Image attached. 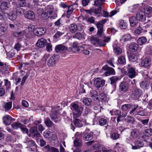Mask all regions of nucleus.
Listing matches in <instances>:
<instances>
[{
    "label": "nucleus",
    "mask_w": 152,
    "mask_h": 152,
    "mask_svg": "<svg viewBox=\"0 0 152 152\" xmlns=\"http://www.w3.org/2000/svg\"><path fill=\"white\" fill-rule=\"evenodd\" d=\"M138 107V104L134 102L122 105L121 109L123 112H128L129 111L130 115H133Z\"/></svg>",
    "instance_id": "nucleus-1"
},
{
    "label": "nucleus",
    "mask_w": 152,
    "mask_h": 152,
    "mask_svg": "<svg viewBox=\"0 0 152 152\" xmlns=\"http://www.w3.org/2000/svg\"><path fill=\"white\" fill-rule=\"evenodd\" d=\"M83 105H79L75 103H72L71 105V109L73 111L74 118L79 117L81 115L83 110Z\"/></svg>",
    "instance_id": "nucleus-2"
},
{
    "label": "nucleus",
    "mask_w": 152,
    "mask_h": 152,
    "mask_svg": "<svg viewBox=\"0 0 152 152\" xmlns=\"http://www.w3.org/2000/svg\"><path fill=\"white\" fill-rule=\"evenodd\" d=\"M108 19H104L99 21L96 24L98 29L96 33L97 36L101 37L103 35L104 25L106 23Z\"/></svg>",
    "instance_id": "nucleus-3"
},
{
    "label": "nucleus",
    "mask_w": 152,
    "mask_h": 152,
    "mask_svg": "<svg viewBox=\"0 0 152 152\" xmlns=\"http://www.w3.org/2000/svg\"><path fill=\"white\" fill-rule=\"evenodd\" d=\"M59 55L55 54L50 57L48 60L47 62V65L49 67H53L59 59Z\"/></svg>",
    "instance_id": "nucleus-4"
},
{
    "label": "nucleus",
    "mask_w": 152,
    "mask_h": 152,
    "mask_svg": "<svg viewBox=\"0 0 152 152\" xmlns=\"http://www.w3.org/2000/svg\"><path fill=\"white\" fill-rule=\"evenodd\" d=\"M129 85L126 82L123 81L119 85V91L122 94L125 93L129 91Z\"/></svg>",
    "instance_id": "nucleus-5"
},
{
    "label": "nucleus",
    "mask_w": 152,
    "mask_h": 152,
    "mask_svg": "<svg viewBox=\"0 0 152 152\" xmlns=\"http://www.w3.org/2000/svg\"><path fill=\"white\" fill-rule=\"evenodd\" d=\"M93 132H84L83 133L79 132L78 134H80L82 138L83 137V140L86 141L91 140L93 138Z\"/></svg>",
    "instance_id": "nucleus-6"
},
{
    "label": "nucleus",
    "mask_w": 152,
    "mask_h": 152,
    "mask_svg": "<svg viewBox=\"0 0 152 152\" xmlns=\"http://www.w3.org/2000/svg\"><path fill=\"white\" fill-rule=\"evenodd\" d=\"M130 139L132 140H134L137 138L140 134V130L137 128H134L131 129Z\"/></svg>",
    "instance_id": "nucleus-7"
},
{
    "label": "nucleus",
    "mask_w": 152,
    "mask_h": 152,
    "mask_svg": "<svg viewBox=\"0 0 152 152\" xmlns=\"http://www.w3.org/2000/svg\"><path fill=\"white\" fill-rule=\"evenodd\" d=\"M102 69L106 71L104 73V75L106 76L115 74V73L114 69L113 68L107 65L103 66Z\"/></svg>",
    "instance_id": "nucleus-8"
},
{
    "label": "nucleus",
    "mask_w": 152,
    "mask_h": 152,
    "mask_svg": "<svg viewBox=\"0 0 152 152\" xmlns=\"http://www.w3.org/2000/svg\"><path fill=\"white\" fill-rule=\"evenodd\" d=\"M134 91H132V97L135 100L138 99L142 94V91L137 87L134 88Z\"/></svg>",
    "instance_id": "nucleus-9"
},
{
    "label": "nucleus",
    "mask_w": 152,
    "mask_h": 152,
    "mask_svg": "<svg viewBox=\"0 0 152 152\" xmlns=\"http://www.w3.org/2000/svg\"><path fill=\"white\" fill-rule=\"evenodd\" d=\"M29 132L30 135L35 137H38L41 135L37 126H31L29 129Z\"/></svg>",
    "instance_id": "nucleus-10"
},
{
    "label": "nucleus",
    "mask_w": 152,
    "mask_h": 152,
    "mask_svg": "<svg viewBox=\"0 0 152 152\" xmlns=\"http://www.w3.org/2000/svg\"><path fill=\"white\" fill-rule=\"evenodd\" d=\"M78 134L79 132H78L76 133L75 139L74 140V145L75 147H80L82 145V138Z\"/></svg>",
    "instance_id": "nucleus-11"
},
{
    "label": "nucleus",
    "mask_w": 152,
    "mask_h": 152,
    "mask_svg": "<svg viewBox=\"0 0 152 152\" xmlns=\"http://www.w3.org/2000/svg\"><path fill=\"white\" fill-rule=\"evenodd\" d=\"M105 81L100 78H97L94 80V84L95 86L99 88L102 87L104 85Z\"/></svg>",
    "instance_id": "nucleus-12"
},
{
    "label": "nucleus",
    "mask_w": 152,
    "mask_h": 152,
    "mask_svg": "<svg viewBox=\"0 0 152 152\" xmlns=\"http://www.w3.org/2000/svg\"><path fill=\"white\" fill-rule=\"evenodd\" d=\"M127 75L130 78L135 77L138 75L137 72L135 71V68L133 67H128L127 69Z\"/></svg>",
    "instance_id": "nucleus-13"
},
{
    "label": "nucleus",
    "mask_w": 152,
    "mask_h": 152,
    "mask_svg": "<svg viewBox=\"0 0 152 152\" xmlns=\"http://www.w3.org/2000/svg\"><path fill=\"white\" fill-rule=\"evenodd\" d=\"M134 145L131 144L132 146V149L136 150L143 147L144 145V143L141 140H136L134 142Z\"/></svg>",
    "instance_id": "nucleus-14"
},
{
    "label": "nucleus",
    "mask_w": 152,
    "mask_h": 152,
    "mask_svg": "<svg viewBox=\"0 0 152 152\" xmlns=\"http://www.w3.org/2000/svg\"><path fill=\"white\" fill-rule=\"evenodd\" d=\"M139 45L134 42H131L129 45V50L130 52L132 53L137 52L139 50Z\"/></svg>",
    "instance_id": "nucleus-15"
},
{
    "label": "nucleus",
    "mask_w": 152,
    "mask_h": 152,
    "mask_svg": "<svg viewBox=\"0 0 152 152\" xmlns=\"http://www.w3.org/2000/svg\"><path fill=\"white\" fill-rule=\"evenodd\" d=\"M46 29L43 28H35L33 31V33L37 36L40 37L44 35L46 32Z\"/></svg>",
    "instance_id": "nucleus-16"
},
{
    "label": "nucleus",
    "mask_w": 152,
    "mask_h": 152,
    "mask_svg": "<svg viewBox=\"0 0 152 152\" xmlns=\"http://www.w3.org/2000/svg\"><path fill=\"white\" fill-rule=\"evenodd\" d=\"M136 18L138 20L142 22H145L146 20L145 15L142 11H140L137 13Z\"/></svg>",
    "instance_id": "nucleus-17"
},
{
    "label": "nucleus",
    "mask_w": 152,
    "mask_h": 152,
    "mask_svg": "<svg viewBox=\"0 0 152 152\" xmlns=\"http://www.w3.org/2000/svg\"><path fill=\"white\" fill-rule=\"evenodd\" d=\"M8 27L7 23L3 22L0 24V34L1 35H5L7 32Z\"/></svg>",
    "instance_id": "nucleus-18"
},
{
    "label": "nucleus",
    "mask_w": 152,
    "mask_h": 152,
    "mask_svg": "<svg viewBox=\"0 0 152 152\" xmlns=\"http://www.w3.org/2000/svg\"><path fill=\"white\" fill-rule=\"evenodd\" d=\"M68 49V48L63 44L57 45L55 48V50L58 53L65 52Z\"/></svg>",
    "instance_id": "nucleus-19"
},
{
    "label": "nucleus",
    "mask_w": 152,
    "mask_h": 152,
    "mask_svg": "<svg viewBox=\"0 0 152 152\" xmlns=\"http://www.w3.org/2000/svg\"><path fill=\"white\" fill-rule=\"evenodd\" d=\"M25 3L24 2H22L21 1H15L12 2V5L13 7V10L17 9V8H20L25 5Z\"/></svg>",
    "instance_id": "nucleus-20"
},
{
    "label": "nucleus",
    "mask_w": 152,
    "mask_h": 152,
    "mask_svg": "<svg viewBox=\"0 0 152 152\" xmlns=\"http://www.w3.org/2000/svg\"><path fill=\"white\" fill-rule=\"evenodd\" d=\"M99 97H96V99L99 100L100 101L104 102L107 100V96L106 94L104 92H101L99 94Z\"/></svg>",
    "instance_id": "nucleus-21"
},
{
    "label": "nucleus",
    "mask_w": 152,
    "mask_h": 152,
    "mask_svg": "<svg viewBox=\"0 0 152 152\" xmlns=\"http://www.w3.org/2000/svg\"><path fill=\"white\" fill-rule=\"evenodd\" d=\"M47 41L43 38H41L38 40L36 43V45L40 48H42L46 45Z\"/></svg>",
    "instance_id": "nucleus-22"
},
{
    "label": "nucleus",
    "mask_w": 152,
    "mask_h": 152,
    "mask_svg": "<svg viewBox=\"0 0 152 152\" xmlns=\"http://www.w3.org/2000/svg\"><path fill=\"white\" fill-rule=\"evenodd\" d=\"M130 26L132 27L136 26L138 23V20L134 16H132L129 18Z\"/></svg>",
    "instance_id": "nucleus-23"
},
{
    "label": "nucleus",
    "mask_w": 152,
    "mask_h": 152,
    "mask_svg": "<svg viewBox=\"0 0 152 152\" xmlns=\"http://www.w3.org/2000/svg\"><path fill=\"white\" fill-rule=\"evenodd\" d=\"M3 123L6 125H9L11 123L12 118L8 115H7L3 117Z\"/></svg>",
    "instance_id": "nucleus-24"
},
{
    "label": "nucleus",
    "mask_w": 152,
    "mask_h": 152,
    "mask_svg": "<svg viewBox=\"0 0 152 152\" xmlns=\"http://www.w3.org/2000/svg\"><path fill=\"white\" fill-rule=\"evenodd\" d=\"M85 35L84 34H83L80 32H77L73 36L72 38L79 40H81L85 39Z\"/></svg>",
    "instance_id": "nucleus-25"
},
{
    "label": "nucleus",
    "mask_w": 152,
    "mask_h": 152,
    "mask_svg": "<svg viewBox=\"0 0 152 152\" xmlns=\"http://www.w3.org/2000/svg\"><path fill=\"white\" fill-rule=\"evenodd\" d=\"M97 37H94L93 38V40L95 41L96 44H98L101 47L105 46L106 45L104 40L99 39V38L96 36Z\"/></svg>",
    "instance_id": "nucleus-26"
},
{
    "label": "nucleus",
    "mask_w": 152,
    "mask_h": 152,
    "mask_svg": "<svg viewBox=\"0 0 152 152\" xmlns=\"http://www.w3.org/2000/svg\"><path fill=\"white\" fill-rule=\"evenodd\" d=\"M4 15L6 18L8 17L10 20L12 21L15 20L17 16L15 13L13 12V10L10 13H5Z\"/></svg>",
    "instance_id": "nucleus-27"
},
{
    "label": "nucleus",
    "mask_w": 152,
    "mask_h": 152,
    "mask_svg": "<svg viewBox=\"0 0 152 152\" xmlns=\"http://www.w3.org/2000/svg\"><path fill=\"white\" fill-rule=\"evenodd\" d=\"M150 58L148 57H146L142 60L141 62V66L145 67H148L150 65Z\"/></svg>",
    "instance_id": "nucleus-28"
},
{
    "label": "nucleus",
    "mask_w": 152,
    "mask_h": 152,
    "mask_svg": "<svg viewBox=\"0 0 152 152\" xmlns=\"http://www.w3.org/2000/svg\"><path fill=\"white\" fill-rule=\"evenodd\" d=\"M128 57L130 61L134 62L137 60L138 56L137 54L136 53H131Z\"/></svg>",
    "instance_id": "nucleus-29"
},
{
    "label": "nucleus",
    "mask_w": 152,
    "mask_h": 152,
    "mask_svg": "<svg viewBox=\"0 0 152 152\" xmlns=\"http://www.w3.org/2000/svg\"><path fill=\"white\" fill-rule=\"evenodd\" d=\"M25 16L26 18L31 20L34 19L35 18L34 12L31 11L26 12L25 14Z\"/></svg>",
    "instance_id": "nucleus-30"
},
{
    "label": "nucleus",
    "mask_w": 152,
    "mask_h": 152,
    "mask_svg": "<svg viewBox=\"0 0 152 152\" xmlns=\"http://www.w3.org/2000/svg\"><path fill=\"white\" fill-rule=\"evenodd\" d=\"M137 42L139 45H143L147 42V39L144 37H141L138 39Z\"/></svg>",
    "instance_id": "nucleus-31"
},
{
    "label": "nucleus",
    "mask_w": 152,
    "mask_h": 152,
    "mask_svg": "<svg viewBox=\"0 0 152 152\" xmlns=\"http://www.w3.org/2000/svg\"><path fill=\"white\" fill-rule=\"evenodd\" d=\"M78 43L77 42H74L72 43V47L69 48V49L74 53H78V50H79L78 48L79 46H78Z\"/></svg>",
    "instance_id": "nucleus-32"
},
{
    "label": "nucleus",
    "mask_w": 152,
    "mask_h": 152,
    "mask_svg": "<svg viewBox=\"0 0 152 152\" xmlns=\"http://www.w3.org/2000/svg\"><path fill=\"white\" fill-rule=\"evenodd\" d=\"M74 118V119L73 120V123L76 127H80L83 126V124L81 120L79 119L76 118Z\"/></svg>",
    "instance_id": "nucleus-33"
},
{
    "label": "nucleus",
    "mask_w": 152,
    "mask_h": 152,
    "mask_svg": "<svg viewBox=\"0 0 152 152\" xmlns=\"http://www.w3.org/2000/svg\"><path fill=\"white\" fill-rule=\"evenodd\" d=\"M152 135V129H149L145 130L144 132V134L143 135L144 138H148Z\"/></svg>",
    "instance_id": "nucleus-34"
},
{
    "label": "nucleus",
    "mask_w": 152,
    "mask_h": 152,
    "mask_svg": "<svg viewBox=\"0 0 152 152\" xmlns=\"http://www.w3.org/2000/svg\"><path fill=\"white\" fill-rule=\"evenodd\" d=\"M45 8L46 9L45 10V12L47 13L50 16L53 11L54 9L53 5H48L45 7Z\"/></svg>",
    "instance_id": "nucleus-35"
},
{
    "label": "nucleus",
    "mask_w": 152,
    "mask_h": 152,
    "mask_svg": "<svg viewBox=\"0 0 152 152\" xmlns=\"http://www.w3.org/2000/svg\"><path fill=\"white\" fill-rule=\"evenodd\" d=\"M69 29L70 31L72 33H75L77 30L78 27L77 25L75 23L71 24Z\"/></svg>",
    "instance_id": "nucleus-36"
},
{
    "label": "nucleus",
    "mask_w": 152,
    "mask_h": 152,
    "mask_svg": "<svg viewBox=\"0 0 152 152\" xmlns=\"http://www.w3.org/2000/svg\"><path fill=\"white\" fill-rule=\"evenodd\" d=\"M132 38V37L130 34H125L122 37L121 39L124 42H126L127 41H130Z\"/></svg>",
    "instance_id": "nucleus-37"
},
{
    "label": "nucleus",
    "mask_w": 152,
    "mask_h": 152,
    "mask_svg": "<svg viewBox=\"0 0 152 152\" xmlns=\"http://www.w3.org/2000/svg\"><path fill=\"white\" fill-rule=\"evenodd\" d=\"M24 10L22 8H17V9L13 10V12L15 13L17 16L20 15L24 13Z\"/></svg>",
    "instance_id": "nucleus-38"
},
{
    "label": "nucleus",
    "mask_w": 152,
    "mask_h": 152,
    "mask_svg": "<svg viewBox=\"0 0 152 152\" xmlns=\"http://www.w3.org/2000/svg\"><path fill=\"white\" fill-rule=\"evenodd\" d=\"M110 79L111 81V84L115 88L116 83L119 79L118 77L116 76H113L110 78Z\"/></svg>",
    "instance_id": "nucleus-39"
},
{
    "label": "nucleus",
    "mask_w": 152,
    "mask_h": 152,
    "mask_svg": "<svg viewBox=\"0 0 152 152\" xmlns=\"http://www.w3.org/2000/svg\"><path fill=\"white\" fill-rule=\"evenodd\" d=\"M45 123L46 126L49 127H52L54 126V124L50 120V118H47L45 120Z\"/></svg>",
    "instance_id": "nucleus-40"
},
{
    "label": "nucleus",
    "mask_w": 152,
    "mask_h": 152,
    "mask_svg": "<svg viewBox=\"0 0 152 152\" xmlns=\"http://www.w3.org/2000/svg\"><path fill=\"white\" fill-rule=\"evenodd\" d=\"M127 23L123 20H121L119 21V26L121 29H126L127 28Z\"/></svg>",
    "instance_id": "nucleus-41"
},
{
    "label": "nucleus",
    "mask_w": 152,
    "mask_h": 152,
    "mask_svg": "<svg viewBox=\"0 0 152 152\" xmlns=\"http://www.w3.org/2000/svg\"><path fill=\"white\" fill-rule=\"evenodd\" d=\"M140 87L142 88L145 89H147L148 86V81L146 80L142 81L140 83Z\"/></svg>",
    "instance_id": "nucleus-42"
},
{
    "label": "nucleus",
    "mask_w": 152,
    "mask_h": 152,
    "mask_svg": "<svg viewBox=\"0 0 152 152\" xmlns=\"http://www.w3.org/2000/svg\"><path fill=\"white\" fill-rule=\"evenodd\" d=\"M9 2L7 1L2 2L0 6V8L1 10H4L9 8Z\"/></svg>",
    "instance_id": "nucleus-43"
},
{
    "label": "nucleus",
    "mask_w": 152,
    "mask_h": 152,
    "mask_svg": "<svg viewBox=\"0 0 152 152\" xmlns=\"http://www.w3.org/2000/svg\"><path fill=\"white\" fill-rule=\"evenodd\" d=\"M52 135V133L48 130H45L43 133V136L44 137L48 139L50 138Z\"/></svg>",
    "instance_id": "nucleus-44"
},
{
    "label": "nucleus",
    "mask_w": 152,
    "mask_h": 152,
    "mask_svg": "<svg viewBox=\"0 0 152 152\" xmlns=\"http://www.w3.org/2000/svg\"><path fill=\"white\" fill-rule=\"evenodd\" d=\"M26 143L29 147L36 148L37 146L34 141L32 140H27Z\"/></svg>",
    "instance_id": "nucleus-45"
},
{
    "label": "nucleus",
    "mask_w": 152,
    "mask_h": 152,
    "mask_svg": "<svg viewBox=\"0 0 152 152\" xmlns=\"http://www.w3.org/2000/svg\"><path fill=\"white\" fill-rule=\"evenodd\" d=\"M57 112L56 111H55L54 112H52L50 115V117L51 119L53 121L56 123L58 122V121L57 120V117L56 115Z\"/></svg>",
    "instance_id": "nucleus-46"
},
{
    "label": "nucleus",
    "mask_w": 152,
    "mask_h": 152,
    "mask_svg": "<svg viewBox=\"0 0 152 152\" xmlns=\"http://www.w3.org/2000/svg\"><path fill=\"white\" fill-rule=\"evenodd\" d=\"M92 100L90 98H85L83 101V102L85 105L90 106L91 105V103Z\"/></svg>",
    "instance_id": "nucleus-47"
},
{
    "label": "nucleus",
    "mask_w": 152,
    "mask_h": 152,
    "mask_svg": "<svg viewBox=\"0 0 152 152\" xmlns=\"http://www.w3.org/2000/svg\"><path fill=\"white\" fill-rule=\"evenodd\" d=\"M107 121L106 119L101 118L99 119L98 121V124L101 126H104L107 124Z\"/></svg>",
    "instance_id": "nucleus-48"
},
{
    "label": "nucleus",
    "mask_w": 152,
    "mask_h": 152,
    "mask_svg": "<svg viewBox=\"0 0 152 152\" xmlns=\"http://www.w3.org/2000/svg\"><path fill=\"white\" fill-rule=\"evenodd\" d=\"M118 63L120 64H126V59L124 56H122L118 57Z\"/></svg>",
    "instance_id": "nucleus-49"
},
{
    "label": "nucleus",
    "mask_w": 152,
    "mask_h": 152,
    "mask_svg": "<svg viewBox=\"0 0 152 152\" xmlns=\"http://www.w3.org/2000/svg\"><path fill=\"white\" fill-rule=\"evenodd\" d=\"M144 11L147 15H150L152 12V8L150 6L145 7L144 9Z\"/></svg>",
    "instance_id": "nucleus-50"
},
{
    "label": "nucleus",
    "mask_w": 152,
    "mask_h": 152,
    "mask_svg": "<svg viewBox=\"0 0 152 152\" xmlns=\"http://www.w3.org/2000/svg\"><path fill=\"white\" fill-rule=\"evenodd\" d=\"M102 7H99L97 9H95L94 10V13L96 15H98V16L100 17L102 15L101 12Z\"/></svg>",
    "instance_id": "nucleus-51"
},
{
    "label": "nucleus",
    "mask_w": 152,
    "mask_h": 152,
    "mask_svg": "<svg viewBox=\"0 0 152 152\" xmlns=\"http://www.w3.org/2000/svg\"><path fill=\"white\" fill-rule=\"evenodd\" d=\"M114 52L115 54L119 55L122 53V49L119 47H115L113 48Z\"/></svg>",
    "instance_id": "nucleus-52"
},
{
    "label": "nucleus",
    "mask_w": 152,
    "mask_h": 152,
    "mask_svg": "<svg viewBox=\"0 0 152 152\" xmlns=\"http://www.w3.org/2000/svg\"><path fill=\"white\" fill-rule=\"evenodd\" d=\"M22 125V124L18 122L13 123L11 125L12 127L14 129H17Z\"/></svg>",
    "instance_id": "nucleus-53"
},
{
    "label": "nucleus",
    "mask_w": 152,
    "mask_h": 152,
    "mask_svg": "<svg viewBox=\"0 0 152 152\" xmlns=\"http://www.w3.org/2000/svg\"><path fill=\"white\" fill-rule=\"evenodd\" d=\"M41 16L42 19L43 20H47L50 17V15L44 10L41 13Z\"/></svg>",
    "instance_id": "nucleus-54"
},
{
    "label": "nucleus",
    "mask_w": 152,
    "mask_h": 152,
    "mask_svg": "<svg viewBox=\"0 0 152 152\" xmlns=\"http://www.w3.org/2000/svg\"><path fill=\"white\" fill-rule=\"evenodd\" d=\"M12 102H7L4 106V108L5 109V111L9 110L12 107Z\"/></svg>",
    "instance_id": "nucleus-55"
},
{
    "label": "nucleus",
    "mask_w": 152,
    "mask_h": 152,
    "mask_svg": "<svg viewBox=\"0 0 152 152\" xmlns=\"http://www.w3.org/2000/svg\"><path fill=\"white\" fill-rule=\"evenodd\" d=\"M119 134L116 132H114L110 134V138L113 140H116L119 138Z\"/></svg>",
    "instance_id": "nucleus-56"
},
{
    "label": "nucleus",
    "mask_w": 152,
    "mask_h": 152,
    "mask_svg": "<svg viewBox=\"0 0 152 152\" xmlns=\"http://www.w3.org/2000/svg\"><path fill=\"white\" fill-rule=\"evenodd\" d=\"M20 128L23 133L28 134V129L25 125L22 124V125L20 127Z\"/></svg>",
    "instance_id": "nucleus-57"
},
{
    "label": "nucleus",
    "mask_w": 152,
    "mask_h": 152,
    "mask_svg": "<svg viewBox=\"0 0 152 152\" xmlns=\"http://www.w3.org/2000/svg\"><path fill=\"white\" fill-rule=\"evenodd\" d=\"M4 81L5 83V86L6 87V91H7L11 88L10 82L7 79H4Z\"/></svg>",
    "instance_id": "nucleus-58"
},
{
    "label": "nucleus",
    "mask_w": 152,
    "mask_h": 152,
    "mask_svg": "<svg viewBox=\"0 0 152 152\" xmlns=\"http://www.w3.org/2000/svg\"><path fill=\"white\" fill-rule=\"evenodd\" d=\"M34 28L35 27L34 26L30 24L28 25L26 30L30 32H31L33 33V31L35 29Z\"/></svg>",
    "instance_id": "nucleus-59"
},
{
    "label": "nucleus",
    "mask_w": 152,
    "mask_h": 152,
    "mask_svg": "<svg viewBox=\"0 0 152 152\" xmlns=\"http://www.w3.org/2000/svg\"><path fill=\"white\" fill-rule=\"evenodd\" d=\"M72 7H73L72 5L68 6L67 7L68 10L66 11L68 15H70L72 13L73 10Z\"/></svg>",
    "instance_id": "nucleus-60"
},
{
    "label": "nucleus",
    "mask_w": 152,
    "mask_h": 152,
    "mask_svg": "<svg viewBox=\"0 0 152 152\" xmlns=\"http://www.w3.org/2000/svg\"><path fill=\"white\" fill-rule=\"evenodd\" d=\"M64 34V33L57 31L56 34L53 36V38L55 39H58Z\"/></svg>",
    "instance_id": "nucleus-61"
},
{
    "label": "nucleus",
    "mask_w": 152,
    "mask_h": 152,
    "mask_svg": "<svg viewBox=\"0 0 152 152\" xmlns=\"http://www.w3.org/2000/svg\"><path fill=\"white\" fill-rule=\"evenodd\" d=\"M25 33V31H22L19 32H15L14 34V35L16 37H20L23 35Z\"/></svg>",
    "instance_id": "nucleus-62"
},
{
    "label": "nucleus",
    "mask_w": 152,
    "mask_h": 152,
    "mask_svg": "<svg viewBox=\"0 0 152 152\" xmlns=\"http://www.w3.org/2000/svg\"><path fill=\"white\" fill-rule=\"evenodd\" d=\"M142 30L143 29L140 26L135 30L134 32L136 34H140L142 32Z\"/></svg>",
    "instance_id": "nucleus-63"
},
{
    "label": "nucleus",
    "mask_w": 152,
    "mask_h": 152,
    "mask_svg": "<svg viewBox=\"0 0 152 152\" xmlns=\"http://www.w3.org/2000/svg\"><path fill=\"white\" fill-rule=\"evenodd\" d=\"M90 94L91 97H96L98 95L97 92L95 90L91 91Z\"/></svg>",
    "instance_id": "nucleus-64"
}]
</instances>
